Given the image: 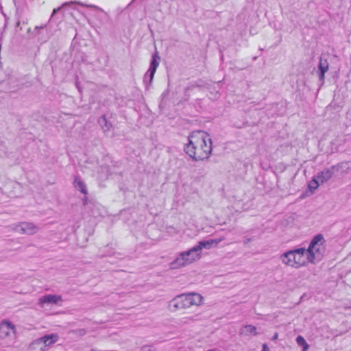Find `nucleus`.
Returning a JSON list of instances; mask_svg holds the SVG:
<instances>
[{"label": "nucleus", "instance_id": "nucleus-4", "mask_svg": "<svg viewBox=\"0 0 351 351\" xmlns=\"http://www.w3.org/2000/svg\"><path fill=\"white\" fill-rule=\"evenodd\" d=\"M325 239L322 234H317L313 237L307 249V261L308 263H315L319 261L326 250Z\"/></svg>", "mask_w": 351, "mask_h": 351}, {"label": "nucleus", "instance_id": "nucleus-21", "mask_svg": "<svg viewBox=\"0 0 351 351\" xmlns=\"http://www.w3.org/2000/svg\"><path fill=\"white\" fill-rule=\"evenodd\" d=\"M262 351H269V348L267 346V344H263L262 348Z\"/></svg>", "mask_w": 351, "mask_h": 351}, {"label": "nucleus", "instance_id": "nucleus-5", "mask_svg": "<svg viewBox=\"0 0 351 351\" xmlns=\"http://www.w3.org/2000/svg\"><path fill=\"white\" fill-rule=\"evenodd\" d=\"M200 257V254H199L195 247L193 246L191 249L180 253L176 258L170 263V268L176 269L184 267L199 260Z\"/></svg>", "mask_w": 351, "mask_h": 351}, {"label": "nucleus", "instance_id": "nucleus-10", "mask_svg": "<svg viewBox=\"0 0 351 351\" xmlns=\"http://www.w3.org/2000/svg\"><path fill=\"white\" fill-rule=\"evenodd\" d=\"M63 301L61 295L47 294L43 295L38 300V305L43 307L45 304H59Z\"/></svg>", "mask_w": 351, "mask_h": 351}, {"label": "nucleus", "instance_id": "nucleus-8", "mask_svg": "<svg viewBox=\"0 0 351 351\" xmlns=\"http://www.w3.org/2000/svg\"><path fill=\"white\" fill-rule=\"evenodd\" d=\"M14 230L21 234H33L37 232L38 228L32 223L21 222L15 226Z\"/></svg>", "mask_w": 351, "mask_h": 351}, {"label": "nucleus", "instance_id": "nucleus-22", "mask_svg": "<svg viewBox=\"0 0 351 351\" xmlns=\"http://www.w3.org/2000/svg\"><path fill=\"white\" fill-rule=\"evenodd\" d=\"M61 8L53 9L52 16H53L58 11L60 10Z\"/></svg>", "mask_w": 351, "mask_h": 351}, {"label": "nucleus", "instance_id": "nucleus-24", "mask_svg": "<svg viewBox=\"0 0 351 351\" xmlns=\"http://www.w3.org/2000/svg\"><path fill=\"white\" fill-rule=\"evenodd\" d=\"M184 319H189V320H191V321H193V320L195 319L194 318V317H185Z\"/></svg>", "mask_w": 351, "mask_h": 351}, {"label": "nucleus", "instance_id": "nucleus-17", "mask_svg": "<svg viewBox=\"0 0 351 351\" xmlns=\"http://www.w3.org/2000/svg\"><path fill=\"white\" fill-rule=\"evenodd\" d=\"M104 132L109 131L112 128V124L107 121L106 115H102L98 120Z\"/></svg>", "mask_w": 351, "mask_h": 351}, {"label": "nucleus", "instance_id": "nucleus-26", "mask_svg": "<svg viewBox=\"0 0 351 351\" xmlns=\"http://www.w3.org/2000/svg\"><path fill=\"white\" fill-rule=\"evenodd\" d=\"M20 23H20V21H19L17 22V23H16V25L19 27V26L20 25Z\"/></svg>", "mask_w": 351, "mask_h": 351}, {"label": "nucleus", "instance_id": "nucleus-11", "mask_svg": "<svg viewBox=\"0 0 351 351\" xmlns=\"http://www.w3.org/2000/svg\"><path fill=\"white\" fill-rule=\"evenodd\" d=\"M293 253L294 256H295V260L297 261L296 268L304 266L306 262H308L306 248L300 247L294 249Z\"/></svg>", "mask_w": 351, "mask_h": 351}, {"label": "nucleus", "instance_id": "nucleus-9", "mask_svg": "<svg viewBox=\"0 0 351 351\" xmlns=\"http://www.w3.org/2000/svg\"><path fill=\"white\" fill-rule=\"evenodd\" d=\"M225 239L224 237H220L217 239H212L206 241H201L198 243L197 245H195V248L197 250L199 254H201V251L202 249L205 248L209 250L213 247H216L220 242Z\"/></svg>", "mask_w": 351, "mask_h": 351}, {"label": "nucleus", "instance_id": "nucleus-25", "mask_svg": "<svg viewBox=\"0 0 351 351\" xmlns=\"http://www.w3.org/2000/svg\"><path fill=\"white\" fill-rule=\"evenodd\" d=\"M278 333H275V334H274V335L273 336L272 339H273V340L276 339L278 338Z\"/></svg>", "mask_w": 351, "mask_h": 351}, {"label": "nucleus", "instance_id": "nucleus-12", "mask_svg": "<svg viewBox=\"0 0 351 351\" xmlns=\"http://www.w3.org/2000/svg\"><path fill=\"white\" fill-rule=\"evenodd\" d=\"M282 263L287 266L296 268L297 261L295 260L293 250L283 253L280 257Z\"/></svg>", "mask_w": 351, "mask_h": 351}, {"label": "nucleus", "instance_id": "nucleus-19", "mask_svg": "<svg viewBox=\"0 0 351 351\" xmlns=\"http://www.w3.org/2000/svg\"><path fill=\"white\" fill-rule=\"evenodd\" d=\"M296 342L298 346L302 347V351H307L308 349V344L306 343V340L303 337L299 335L296 337Z\"/></svg>", "mask_w": 351, "mask_h": 351}, {"label": "nucleus", "instance_id": "nucleus-23", "mask_svg": "<svg viewBox=\"0 0 351 351\" xmlns=\"http://www.w3.org/2000/svg\"><path fill=\"white\" fill-rule=\"evenodd\" d=\"M252 241V239L251 238H246L245 240H244V243L245 244H247L249 242H250Z\"/></svg>", "mask_w": 351, "mask_h": 351}, {"label": "nucleus", "instance_id": "nucleus-1", "mask_svg": "<svg viewBox=\"0 0 351 351\" xmlns=\"http://www.w3.org/2000/svg\"><path fill=\"white\" fill-rule=\"evenodd\" d=\"M189 142L184 146L185 153L195 161L209 158L212 153V140L210 135L204 131L191 133Z\"/></svg>", "mask_w": 351, "mask_h": 351}, {"label": "nucleus", "instance_id": "nucleus-7", "mask_svg": "<svg viewBox=\"0 0 351 351\" xmlns=\"http://www.w3.org/2000/svg\"><path fill=\"white\" fill-rule=\"evenodd\" d=\"M15 326L9 321H2L0 323V338L5 339L14 337L15 335Z\"/></svg>", "mask_w": 351, "mask_h": 351}, {"label": "nucleus", "instance_id": "nucleus-20", "mask_svg": "<svg viewBox=\"0 0 351 351\" xmlns=\"http://www.w3.org/2000/svg\"><path fill=\"white\" fill-rule=\"evenodd\" d=\"M326 73V71H319V82H321L322 84H323L324 82V78H325V73Z\"/></svg>", "mask_w": 351, "mask_h": 351}, {"label": "nucleus", "instance_id": "nucleus-15", "mask_svg": "<svg viewBox=\"0 0 351 351\" xmlns=\"http://www.w3.org/2000/svg\"><path fill=\"white\" fill-rule=\"evenodd\" d=\"M240 334L245 336L249 335H256L258 333L256 332V328L251 324H247L242 327L240 331Z\"/></svg>", "mask_w": 351, "mask_h": 351}, {"label": "nucleus", "instance_id": "nucleus-2", "mask_svg": "<svg viewBox=\"0 0 351 351\" xmlns=\"http://www.w3.org/2000/svg\"><path fill=\"white\" fill-rule=\"evenodd\" d=\"M350 169L348 162H339L337 165L324 168L315 174L308 184V188L311 193L325 182L331 179L339 180L344 178Z\"/></svg>", "mask_w": 351, "mask_h": 351}, {"label": "nucleus", "instance_id": "nucleus-6", "mask_svg": "<svg viewBox=\"0 0 351 351\" xmlns=\"http://www.w3.org/2000/svg\"><path fill=\"white\" fill-rule=\"evenodd\" d=\"M160 59V58L157 52L152 55L149 69L145 73L143 77V82L145 85L146 88H148V86L152 82L154 74L159 65Z\"/></svg>", "mask_w": 351, "mask_h": 351}, {"label": "nucleus", "instance_id": "nucleus-3", "mask_svg": "<svg viewBox=\"0 0 351 351\" xmlns=\"http://www.w3.org/2000/svg\"><path fill=\"white\" fill-rule=\"evenodd\" d=\"M203 298L199 293H191L180 294L176 296L168 304V308L171 312L186 309L193 305L199 306L202 303Z\"/></svg>", "mask_w": 351, "mask_h": 351}, {"label": "nucleus", "instance_id": "nucleus-14", "mask_svg": "<svg viewBox=\"0 0 351 351\" xmlns=\"http://www.w3.org/2000/svg\"><path fill=\"white\" fill-rule=\"evenodd\" d=\"M74 187L80 191L84 195H87L88 191L86 189V186L84 182L81 180L80 177L78 176H75L74 178Z\"/></svg>", "mask_w": 351, "mask_h": 351}, {"label": "nucleus", "instance_id": "nucleus-13", "mask_svg": "<svg viewBox=\"0 0 351 351\" xmlns=\"http://www.w3.org/2000/svg\"><path fill=\"white\" fill-rule=\"evenodd\" d=\"M40 341H42L43 345H45V348L50 345L56 343L58 339V336L56 334L46 335L43 337L38 338Z\"/></svg>", "mask_w": 351, "mask_h": 351}, {"label": "nucleus", "instance_id": "nucleus-16", "mask_svg": "<svg viewBox=\"0 0 351 351\" xmlns=\"http://www.w3.org/2000/svg\"><path fill=\"white\" fill-rule=\"evenodd\" d=\"M29 351H45V345L39 339L34 340L29 346Z\"/></svg>", "mask_w": 351, "mask_h": 351}, {"label": "nucleus", "instance_id": "nucleus-18", "mask_svg": "<svg viewBox=\"0 0 351 351\" xmlns=\"http://www.w3.org/2000/svg\"><path fill=\"white\" fill-rule=\"evenodd\" d=\"M329 68V64L328 60L321 56L319 62L318 69L319 71H326L327 72Z\"/></svg>", "mask_w": 351, "mask_h": 351}]
</instances>
